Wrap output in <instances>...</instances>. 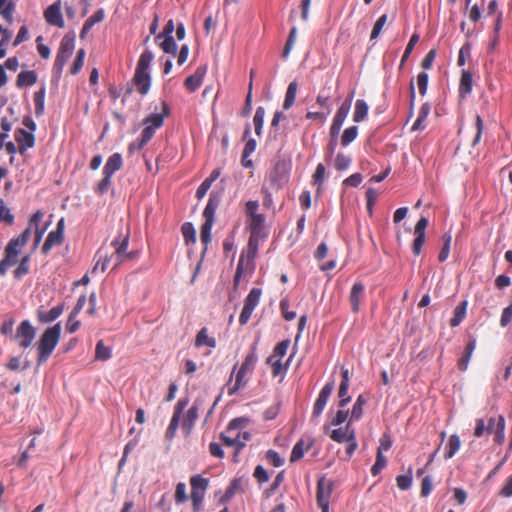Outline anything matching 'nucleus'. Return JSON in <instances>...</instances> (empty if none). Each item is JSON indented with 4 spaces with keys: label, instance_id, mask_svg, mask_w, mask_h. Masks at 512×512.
I'll return each mask as SVG.
<instances>
[{
    "label": "nucleus",
    "instance_id": "obj_1",
    "mask_svg": "<svg viewBox=\"0 0 512 512\" xmlns=\"http://www.w3.org/2000/svg\"><path fill=\"white\" fill-rule=\"evenodd\" d=\"M61 323L58 322L54 326L47 328L37 342L38 358L37 364L45 363L52 355L55 347L59 343L61 337Z\"/></svg>",
    "mask_w": 512,
    "mask_h": 512
},
{
    "label": "nucleus",
    "instance_id": "obj_2",
    "mask_svg": "<svg viewBox=\"0 0 512 512\" xmlns=\"http://www.w3.org/2000/svg\"><path fill=\"white\" fill-rule=\"evenodd\" d=\"M30 237V228H26L18 237L12 238L5 247L4 258L0 261V275H5L9 267L18 263L22 248Z\"/></svg>",
    "mask_w": 512,
    "mask_h": 512
},
{
    "label": "nucleus",
    "instance_id": "obj_3",
    "mask_svg": "<svg viewBox=\"0 0 512 512\" xmlns=\"http://www.w3.org/2000/svg\"><path fill=\"white\" fill-rule=\"evenodd\" d=\"M154 59V54L150 50H145L139 57L135 73L133 76V83L137 91L141 95H146L151 86V77L149 74V67Z\"/></svg>",
    "mask_w": 512,
    "mask_h": 512
},
{
    "label": "nucleus",
    "instance_id": "obj_4",
    "mask_svg": "<svg viewBox=\"0 0 512 512\" xmlns=\"http://www.w3.org/2000/svg\"><path fill=\"white\" fill-rule=\"evenodd\" d=\"M259 202L257 200H249L245 204V214L247 216V228L250 237L263 239L267 236L265 231V215L258 213Z\"/></svg>",
    "mask_w": 512,
    "mask_h": 512
},
{
    "label": "nucleus",
    "instance_id": "obj_5",
    "mask_svg": "<svg viewBox=\"0 0 512 512\" xmlns=\"http://www.w3.org/2000/svg\"><path fill=\"white\" fill-rule=\"evenodd\" d=\"M248 419L244 417L231 420L225 432L220 434V439L224 445L236 448V454L244 447L241 441L240 429L248 423Z\"/></svg>",
    "mask_w": 512,
    "mask_h": 512
},
{
    "label": "nucleus",
    "instance_id": "obj_6",
    "mask_svg": "<svg viewBox=\"0 0 512 512\" xmlns=\"http://www.w3.org/2000/svg\"><path fill=\"white\" fill-rule=\"evenodd\" d=\"M191 494L193 512H200L203 507L206 492L209 487V479L197 474L190 477Z\"/></svg>",
    "mask_w": 512,
    "mask_h": 512
},
{
    "label": "nucleus",
    "instance_id": "obj_7",
    "mask_svg": "<svg viewBox=\"0 0 512 512\" xmlns=\"http://www.w3.org/2000/svg\"><path fill=\"white\" fill-rule=\"evenodd\" d=\"M129 232L125 234H119L117 238H115L111 246L114 248V252L111 254L114 259V267L120 266L122 263L132 260L136 256V252H128L129 245Z\"/></svg>",
    "mask_w": 512,
    "mask_h": 512
},
{
    "label": "nucleus",
    "instance_id": "obj_8",
    "mask_svg": "<svg viewBox=\"0 0 512 512\" xmlns=\"http://www.w3.org/2000/svg\"><path fill=\"white\" fill-rule=\"evenodd\" d=\"M75 48V37L74 35L67 34L65 35L61 42L56 55V59L53 66V71L58 76L61 75L63 68L68 61V59L73 54Z\"/></svg>",
    "mask_w": 512,
    "mask_h": 512
},
{
    "label": "nucleus",
    "instance_id": "obj_9",
    "mask_svg": "<svg viewBox=\"0 0 512 512\" xmlns=\"http://www.w3.org/2000/svg\"><path fill=\"white\" fill-rule=\"evenodd\" d=\"M291 162L286 159H278L268 174V180L275 189L282 188L289 179Z\"/></svg>",
    "mask_w": 512,
    "mask_h": 512
},
{
    "label": "nucleus",
    "instance_id": "obj_10",
    "mask_svg": "<svg viewBox=\"0 0 512 512\" xmlns=\"http://www.w3.org/2000/svg\"><path fill=\"white\" fill-rule=\"evenodd\" d=\"M262 291L259 288H252L244 301V306L239 316V322L241 325L246 324L254 309L259 304Z\"/></svg>",
    "mask_w": 512,
    "mask_h": 512
},
{
    "label": "nucleus",
    "instance_id": "obj_11",
    "mask_svg": "<svg viewBox=\"0 0 512 512\" xmlns=\"http://www.w3.org/2000/svg\"><path fill=\"white\" fill-rule=\"evenodd\" d=\"M36 336V329L29 320H23L16 329L15 339L21 348H28Z\"/></svg>",
    "mask_w": 512,
    "mask_h": 512
},
{
    "label": "nucleus",
    "instance_id": "obj_12",
    "mask_svg": "<svg viewBox=\"0 0 512 512\" xmlns=\"http://www.w3.org/2000/svg\"><path fill=\"white\" fill-rule=\"evenodd\" d=\"M486 420L487 435L493 434L494 441L502 444L505 440V419L502 415L489 417Z\"/></svg>",
    "mask_w": 512,
    "mask_h": 512
},
{
    "label": "nucleus",
    "instance_id": "obj_13",
    "mask_svg": "<svg viewBox=\"0 0 512 512\" xmlns=\"http://www.w3.org/2000/svg\"><path fill=\"white\" fill-rule=\"evenodd\" d=\"M188 403H189L188 398H180L178 400L177 404L175 405L173 416H172L170 424L166 430V437L168 439L174 438L175 433L179 426L181 414L183 413L184 409L187 407Z\"/></svg>",
    "mask_w": 512,
    "mask_h": 512
},
{
    "label": "nucleus",
    "instance_id": "obj_14",
    "mask_svg": "<svg viewBox=\"0 0 512 512\" xmlns=\"http://www.w3.org/2000/svg\"><path fill=\"white\" fill-rule=\"evenodd\" d=\"M333 489L334 483L332 480L327 479L325 476L319 478L316 491L317 504H329Z\"/></svg>",
    "mask_w": 512,
    "mask_h": 512
},
{
    "label": "nucleus",
    "instance_id": "obj_15",
    "mask_svg": "<svg viewBox=\"0 0 512 512\" xmlns=\"http://www.w3.org/2000/svg\"><path fill=\"white\" fill-rule=\"evenodd\" d=\"M333 390H334L333 382L326 383L324 385V387L321 389V391L318 395V398L316 399L314 406H313V411H312L313 418L317 419L321 415Z\"/></svg>",
    "mask_w": 512,
    "mask_h": 512
},
{
    "label": "nucleus",
    "instance_id": "obj_16",
    "mask_svg": "<svg viewBox=\"0 0 512 512\" xmlns=\"http://www.w3.org/2000/svg\"><path fill=\"white\" fill-rule=\"evenodd\" d=\"M44 18L46 22L50 25L63 28L64 27V20L61 13V3L60 0L56 1L52 5H50L45 11H44Z\"/></svg>",
    "mask_w": 512,
    "mask_h": 512
},
{
    "label": "nucleus",
    "instance_id": "obj_17",
    "mask_svg": "<svg viewBox=\"0 0 512 512\" xmlns=\"http://www.w3.org/2000/svg\"><path fill=\"white\" fill-rule=\"evenodd\" d=\"M15 140L18 143V151L24 154L27 149L34 147L35 136L33 133L26 131L25 129L19 128L14 133Z\"/></svg>",
    "mask_w": 512,
    "mask_h": 512
},
{
    "label": "nucleus",
    "instance_id": "obj_18",
    "mask_svg": "<svg viewBox=\"0 0 512 512\" xmlns=\"http://www.w3.org/2000/svg\"><path fill=\"white\" fill-rule=\"evenodd\" d=\"M365 296V285L362 282H355L349 294V303L353 313L360 311V304Z\"/></svg>",
    "mask_w": 512,
    "mask_h": 512
},
{
    "label": "nucleus",
    "instance_id": "obj_19",
    "mask_svg": "<svg viewBox=\"0 0 512 512\" xmlns=\"http://www.w3.org/2000/svg\"><path fill=\"white\" fill-rule=\"evenodd\" d=\"M476 348V338L468 335V342L464 348L462 356L457 361L458 369L462 372L466 371L471 360L472 354Z\"/></svg>",
    "mask_w": 512,
    "mask_h": 512
},
{
    "label": "nucleus",
    "instance_id": "obj_20",
    "mask_svg": "<svg viewBox=\"0 0 512 512\" xmlns=\"http://www.w3.org/2000/svg\"><path fill=\"white\" fill-rule=\"evenodd\" d=\"M314 444L313 438H307V439H300L296 442V444L293 446L291 455H290V462H296L304 456V453L309 451L311 447Z\"/></svg>",
    "mask_w": 512,
    "mask_h": 512
},
{
    "label": "nucleus",
    "instance_id": "obj_21",
    "mask_svg": "<svg viewBox=\"0 0 512 512\" xmlns=\"http://www.w3.org/2000/svg\"><path fill=\"white\" fill-rule=\"evenodd\" d=\"M205 74L206 67H198L192 75L186 78L184 82L186 89L189 92H195L202 85Z\"/></svg>",
    "mask_w": 512,
    "mask_h": 512
},
{
    "label": "nucleus",
    "instance_id": "obj_22",
    "mask_svg": "<svg viewBox=\"0 0 512 512\" xmlns=\"http://www.w3.org/2000/svg\"><path fill=\"white\" fill-rule=\"evenodd\" d=\"M161 105L162 110L160 113L151 114L144 119V124L149 127H153L155 130L163 125L164 118L167 117L170 112L169 106L165 101H162Z\"/></svg>",
    "mask_w": 512,
    "mask_h": 512
},
{
    "label": "nucleus",
    "instance_id": "obj_23",
    "mask_svg": "<svg viewBox=\"0 0 512 512\" xmlns=\"http://www.w3.org/2000/svg\"><path fill=\"white\" fill-rule=\"evenodd\" d=\"M355 430L351 428V422L349 421L345 427H340L332 430L330 438L338 443H345L349 440H353Z\"/></svg>",
    "mask_w": 512,
    "mask_h": 512
},
{
    "label": "nucleus",
    "instance_id": "obj_24",
    "mask_svg": "<svg viewBox=\"0 0 512 512\" xmlns=\"http://www.w3.org/2000/svg\"><path fill=\"white\" fill-rule=\"evenodd\" d=\"M64 308V304L62 303L53 307L49 311L38 310L37 319L40 323L43 324L51 323L61 316V314L64 311Z\"/></svg>",
    "mask_w": 512,
    "mask_h": 512
},
{
    "label": "nucleus",
    "instance_id": "obj_25",
    "mask_svg": "<svg viewBox=\"0 0 512 512\" xmlns=\"http://www.w3.org/2000/svg\"><path fill=\"white\" fill-rule=\"evenodd\" d=\"M255 269V264H250L245 261L244 254L240 255L238 265L234 276V286H238L240 279L247 274H251Z\"/></svg>",
    "mask_w": 512,
    "mask_h": 512
},
{
    "label": "nucleus",
    "instance_id": "obj_26",
    "mask_svg": "<svg viewBox=\"0 0 512 512\" xmlns=\"http://www.w3.org/2000/svg\"><path fill=\"white\" fill-rule=\"evenodd\" d=\"M123 165V159L120 153H114L112 154L106 161L104 168H103V174H106L108 176H113V174L120 170Z\"/></svg>",
    "mask_w": 512,
    "mask_h": 512
},
{
    "label": "nucleus",
    "instance_id": "obj_27",
    "mask_svg": "<svg viewBox=\"0 0 512 512\" xmlns=\"http://www.w3.org/2000/svg\"><path fill=\"white\" fill-rule=\"evenodd\" d=\"M64 241V235L55 230L49 232L44 245L42 247V253L47 255L54 246H59Z\"/></svg>",
    "mask_w": 512,
    "mask_h": 512
},
{
    "label": "nucleus",
    "instance_id": "obj_28",
    "mask_svg": "<svg viewBox=\"0 0 512 512\" xmlns=\"http://www.w3.org/2000/svg\"><path fill=\"white\" fill-rule=\"evenodd\" d=\"M98 260L93 267V272H96L97 270H100L101 272H105L110 266L112 269H116L117 267H114V259L112 255L103 254V250L100 249L97 252Z\"/></svg>",
    "mask_w": 512,
    "mask_h": 512
},
{
    "label": "nucleus",
    "instance_id": "obj_29",
    "mask_svg": "<svg viewBox=\"0 0 512 512\" xmlns=\"http://www.w3.org/2000/svg\"><path fill=\"white\" fill-rule=\"evenodd\" d=\"M220 204V198L216 194H211L208 200V203L203 211V216L205 218V222L214 223V216L216 209Z\"/></svg>",
    "mask_w": 512,
    "mask_h": 512
},
{
    "label": "nucleus",
    "instance_id": "obj_30",
    "mask_svg": "<svg viewBox=\"0 0 512 512\" xmlns=\"http://www.w3.org/2000/svg\"><path fill=\"white\" fill-rule=\"evenodd\" d=\"M37 78L34 70L22 71L17 76L16 85L18 88L32 86L37 82Z\"/></svg>",
    "mask_w": 512,
    "mask_h": 512
},
{
    "label": "nucleus",
    "instance_id": "obj_31",
    "mask_svg": "<svg viewBox=\"0 0 512 512\" xmlns=\"http://www.w3.org/2000/svg\"><path fill=\"white\" fill-rule=\"evenodd\" d=\"M198 418V407L196 405H192L182 421V429L186 434H190L196 420Z\"/></svg>",
    "mask_w": 512,
    "mask_h": 512
},
{
    "label": "nucleus",
    "instance_id": "obj_32",
    "mask_svg": "<svg viewBox=\"0 0 512 512\" xmlns=\"http://www.w3.org/2000/svg\"><path fill=\"white\" fill-rule=\"evenodd\" d=\"M194 345L196 348H200L202 346L215 348L216 347V339L213 337H210L208 335V329L206 327H203L196 335Z\"/></svg>",
    "mask_w": 512,
    "mask_h": 512
},
{
    "label": "nucleus",
    "instance_id": "obj_33",
    "mask_svg": "<svg viewBox=\"0 0 512 512\" xmlns=\"http://www.w3.org/2000/svg\"><path fill=\"white\" fill-rule=\"evenodd\" d=\"M260 240V238L249 237L247 248L242 252L246 262L254 264V260L258 254Z\"/></svg>",
    "mask_w": 512,
    "mask_h": 512
},
{
    "label": "nucleus",
    "instance_id": "obj_34",
    "mask_svg": "<svg viewBox=\"0 0 512 512\" xmlns=\"http://www.w3.org/2000/svg\"><path fill=\"white\" fill-rule=\"evenodd\" d=\"M473 87V78L470 71L463 70L460 78L459 93L462 97H466L471 93Z\"/></svg>",
    "mask_w": 512,
    "mask_h": 512
},
{
    "label": "nucleus",
    "instance_id": "obj_35",
    "mask_svg": "<svg viewBox=\"0 0 512 512\" xmlns=\"http://www.w3.org/2000/svg\"><path fill=\"white\" fill-rule=\"evenodd\" d=\"M467 301H461L453 311V317L450 319V326L457 327L465 319L467 310Z\"/></svg>",
    "mask_w": 512,
    "mask_h": 512
},
{
    "label": "nucleus",
    "instance_id": "obj_36",
    "mask_svg": "<svg viewBox=\"0 0 512 512\" xmlns=\"http://www.w3.org/2000/svg\"><path fill=\"white\" fill-rule=\"evenodd\" d=\"M45 95H46V88L44 85H42L39 88V90H37L33 95V100H34V104H35V114L37 116H41L44 114Z\"/></svg>",
    "mask_w": 512,
    "mask_h": 512
},
{
    "label": "nucleus",
    "instance_id": "obj_37",
    "mask_svg": "<svg viewBox=\"0 0 512 512\" xmlns=\"http://www.w3.org/2000/svg\"><path fill=\"white\" fill-rule=\"evenodd\" d=\"M352 96L348 97L338 108L334 118L333 122L338 123L340 125H343L346 117L349 114L350 108H351V102H352Z\"/></svg>",
    "mask_w": 512,
    "mask_h": 512
},
{
    "label": "nucleus",
    "instance_id": "obj_38",
    "mask_svg": "<svg viewBox=\"0 0 512 512\" xmlns=\"http://www.w3.org/2000/svg\"><path fill=\"white\" fill-rule=\"evenodd\" d=\"M460 446H461V441H460L459 436L456 434L451 435L449 437L448 442L445 447V454H444L445 459L452 458L457 453Z\"/></svg>",
    "mask_w": 512,
    "mask_h": 512
},
{
    "label": "nucleus",
    "instance_id": "obj_39",
    "mask_svg": "<svg viewBox=\"0 0 512 512\" xmlns=\"http://www.w3.org/2000/svg\"><path fill=\"white\" fill-rule=\"evenodd\" d=\"M257 361H258V356L256 353V346L253 345L251 347L250 352L246 355V357H245L244 361L242 362L239 369H241L247 373L251 372L254 369Z\"/></svg>",
    "mask_w": 512,
    "mask_h": 512
},
{
    "label": "nucleus",
    "instance_id": "obj_40",
    "mask_svg": "<svg viewBox=\"0 0 512 512\" xmlns=\"http://www.w3.org/2000/svg\"><path fill=\"white\" fill-rule=\"evenodd\" d=\"M297 90H298L297 82L296 81H292L288 85V88H287V91H286V95H285V99H284V102H283V108L285 110L290 109L294 105L295 99H296Z\"/></svg>",
    "mask_w": 512,
    "mask_h": 512
},
{
    "label": "nucleus",
    "instance_id": "obj_41",
    "mask_svg": "<svg viewBox=\"0 0 512 512\" xmlns=\"http://www.w3.org/2000/svg\"><path fill=\"white\" fill-rule=\"evenodd\" d=\"M281 360L282 359L276 358L272 355L267 358V363L271 366L273 377H277L280 374L285 373L288 368L289 360L287 361L286 365H283Z\"/></svg>",
    "mask_w": 512,
    "mask_h": 512
},
{
    "label": "nucleus",
    "instance_id": "obj_42",
    "mask_svg": "<svg viewBox=\"0 0 512 512\" xmlns=\"http://www.w3.org/2000/svg\"><path fill=\"white\" fill-rule=\"evenodd\" d=\"M369 107L367 103L362 100L358 99L355 103V109L353 114V120L354 122H361L363 121L368 114Z\"/></svg>",
    "mask_w": 512,
    "mask_h": 512
},
{
    "label": "nucleus",
    "instance_id": "obj_43",
    "mask_svg": "<svg viewBox=\"0 0 512 512\" xmlns=\"http://www.w3.org/2000/svg\"><path fill=\"white\" fill-rule=\"evenodd\" d=\"M103 18H104V12L102 10H99V11L95 12L92 16H90L83 24V27L80 32V37L84 38L85 35L88 33V31L92 28V26L96 22L102 21Z\"/></svg>",
    "mask_w": 512,
    "mask_h": 512
},
{
    "label": "nucleus",
    "instance_id": "obj_44",
    "mask_svg": "<svg viewBox=\"0 0 512 512\" xmlns=\"http://www.w3.org/2000/svg\"><path fill=\"white\" fill-rule=\"evenodd\" d=\"M366 404V399L363 395H359L353 405L351 415H350V422L359 420L363 415V407Z\"/></svg>",
    "mask_w": 512,
    "mask_h": 512
},
{
    "label": "nucleus",
    "instance_id": "obj_45",
    "mask_svg": "<svg viewBox=\"0 0 512 512\" xmlns=\"http://www.w3.org/2000/svg\"><path fill=\"white\" fill-rule=\"evenodd\" d=\"M430 109H431V107L428 103H424L421 106L418 117L412 126L413 131L424 129L425 126L423 125V123L426 120V118L428 117V115L430 113Z\"/></svg>",
    "mask_w": 512,
    "mask_h": 512
},
{
    "label": "nucleus",
    "instance_id": "obj_46",
    "mask_svg": "<svg viewBox=\"0 0 512 512\" xmlns=\"http://www.w3.org/2000/svg\"><path fill=\"white\" fill-rule=\"evenodd\" d=\"M266 111L264 107L259 106L256 109L255 115L253 117V124L255 128V133L257 136H261L263 124H264V118H265Z\"/></svg>",
    "mask_w": 512,
    "mask_h": 512
},
{
    "label": "nucleus",
    "instance_id": "obj_47",
    "mask_svg": "<svg viewBox=\"0 0 512 512\" xmlns=\"http://www.w3.org/2000/svg\"><path fill=\"white\" fill-rule=\"evenodd\" d=\"M246 374H247V372H245V371H243L241 369L238 370V372L236 374V379H235L234 384L229 385V387H228V394L229 395H234L240 389L245 387L246 381L244 380V378H245Z\"/></svg>",
    "mask_w": 512,
    "mask_h": 512
},
{
    "label": "nucleus",
    "instance_id": "obj_48",
    "mask_svg": "<svg viewBox=\"0 0 512 512\" xmlns=\"http://www.w3.org/2000/svg\"><path fill=\"white\" fill-rule=\"evenodd\" d=\"M111 349L104 345L103 340H99L95 348V359L106 361L111 358Z\"/></svg>",
    "mask_w": 512,
    "mask_h": 512
},
{
    "label": "nucleus",
    "instance_id": "obj_49",
    "mask_svg": "<svg viewBox=\"0 0 512 512\" xmlns=\"http://www.w3.org/2000/svg\"><path fill=\"white\" fill-rule=\"evenodd\" d=\"M325 166L322 163H319L315 169V172L313 174V184L317 185V194L321 193L322 185L325 178Z\"/></svg>",
    "mask_w": 512,
    "mask_h": 512
},
{
    "label": "nucleus",
    "instance_id": "obj_50",
    "mask_svg": "<svg viewBox=\"0 0 512 512\" xmlns=\"http://www.w3.org/2000/svg\"><path fill=\"white\" fill-rule=\"evenodd\" d=\"M18 262L19 265L14 270V277L16 279H21L23 276L29 273L30 255L23 256L20 261L18 260Z\"/></svg>",
    "mask_w": 512,
    "mask_h": 512
},
{
    "label": "nucleus",
    "instance_id": "obj_51",
    "mask_svg": "<svg viewBox=\"0 0 512 512\" xmlns=\"http://www.w3.org/2000/svg\"><path fill=\"white\" fill-rule=\"evenodd\" d=\"M11 36V31L3 28L2 25H0V59L4 58L7 54L6 45L10 41Z\"/></svg>",
    "mask_w": 512,
    "mask_h": 512
},
{
    "label": "nucleus",
    "instance_id": "obj_52",
    "mask_svg": "<svg viewBox=\"0 0 512 512\" xmlns=\"http://www.w3.org/2000/svg\"><path fill=\"white\" fill-rule=\"evenodd\" d=\"M351 161L352 160L350 156L346 155L343 152H339L334 160V167L338 171L347 170L351 164Z\"/></svg>",
    "mask_w": 512,
    "mask_h": 512
},
{
    "label": "nucleus",
    "instance_id": "obj_53",
    "mask_svg": "<svg viewBox=\"0 0 512 512\" xmlns=\"http://www.w3.org/2000/svg\"><path fill=\"white\" fill-rule=\"evenodd\" d=\"M159 47L167 54H171L173 56H176L177 52V45L173 38V36H165V39H163L159 43Z\"/></svg>",
    "mask_w": 512,
    "mask_h": 512
},
{
    "label": "nucleus",
    "instance_id": "obj_54",
    "mask_svg": "<svg viewBox=\"0 0 512 512\" xmlns=\"http://www.w3.org/2000/svg\"><path fill=\"white\" fill-rule=\"evenodd\" d=\"M442 241H443V247L438 255V260L440 262H444L446 261V259L448 258L449 256V253H450V245H451V241H452V236L450 233H445L443 234L442 236Z\"/></svg>",
    "mask_w": 512,
    "mask_h": 512
},
{
    "label": "nucleus",
    "instance_id": "obj_55",
    "mask_svg": "<svg viewBox=\"0 0 512 512\" xmlns=\"http://www.w3.org/2000/svg\"><path fill=\"white\" fill-rule=\"evenodd\" d=\"M358 135V127L357 126H351L344 130L342 136H341V144L342 146H348L351 142H353Z\"/></svg>",
    "mask_w": 512,
    "mask_h": 512
},
{
    "label": "nucleus",
    "instance_id": "obj_56",
    "mask_svg": "<svg viewBox=\"0 0 512 512\" xmlns=\"http://www.w3.org/2000/svg\"><path fill=\"white\" fill-rule=\"evenodd\" d=\"M13 12H14V3L12 1L0 0V15H2L4 19L11 22Z\"/></svg>",
    "mask_w": 512,
    "mask_h": 512
},
{
    "label": "nucleus",
    "instance_id": "obj_57",
    "mask_svg": "<svg viewBox=\"0 0 512 512\" xmlns=\"http://www.w3.org/2000/svg\"><path fill=\"white\" fill-rule=\"evenodd\" d=\"M240 482L238 479H234L230 485L227 487L225 493L220 498V503H226L230 501L234 495L236 494L237 490L239 489Z\"/></svg>",
    "mask_w": 512,
    "mask_h": 512
},
{
    "label": "nucleus",
    "instance_id": "obj_58",
    "mask_svg": "<svg viewBox=\"0 0 512 512\" xmlns=\"http://www.w3.org/2000/svg\"><path fill=\"white\" fill-rule=\"evenodd\" d=\"M396 482L400 490H408L412 485V468L409 467L407 474L397 476Z\"/></svg>",
    "mask_w": 512,
    "mask_h": 512
},
{
    "label": "nucleus",
    "instance_id": "obj_59",
    "mask_svg": "<svg viewBox=\"0 0 512 512\" xmlns=\"http://www.w3.org/2000/svg\"><path fill=\"white\" fill-rule=\"evenodd\" d=\"M181 232L186 244H189L190 242L194 243L196 241V231L191 223H184L181 227Z\"/></svg>",
    "mask_w": 512,
    "mask_h": 512
},
{
    "label": "nucleus",
    "instance_id": "obj_60",
    "mask_svg": "<svg viewBox=\"0 0 512 512\" xmlns=\"http://www.w3.org/2000/svg\"><path fill=\"white\" fill-rule=\"evenodd\" d=\"M86 52L84 49H79L76 55V58L70 68V73L72 75H76L79 73V71L82 69L84 65V59H85Z\"/></svg>",
    "mask_w": 512,
    "mask_h": 512
},
{
    "label": "nucleus",
    "instance_id": "obj_61",
    "mask_svg": "<svg viewBox=\"0 0 512 512\" xmlns=\"http://www.w3.org/2000/svg\"><path fill=\"white\" fill-rule=\"evenodd\" d=\"M0 222H4L7 225H12L14 222V215L2 199H0Z\"/></svg>",
    "mask_w": 512,
    "mask_h": 512
},
{
    "label": "nucleus",
    "instance_id": "obj_62",
    "mask_svg": "<svg viewBox=\"0 0 512 512\" xmlns=\"http://www.w3.org/2000/svg\"><path fill=\"white\" fill-rule=\"evenodd\" d=\"M386 464H387V460H386L385 456L383 455V453L380 450H377L376 461L371 468L372 475L373 476L378 475L386 467Z\"/></svg>",
    "mask_w": 512,
    "mask_h": 512
},
{
    "label": "nucleus",
    "instance_id": "obj_63",
    "mask_svg": "<svg viewBox=\"0 0 512 512\" xmlns=\"http://www.w3.org/2000/svg\"><path fill=\"white\" fill-rule=\"evenodd\" d=\"M349 384H341L338 390V396L340 398L338 406L340 408H344L351 400V397L348 395Z\"/></svg>",
    "mask_w": 512,
    "mask_h": 512
},
{
    "label": "nucleus",
    "instance_id": "obj_64",
    "mask_svg": "<svg viewBox=\"0 0 512 512\" xmlns=\"http://www.w3.org/2000/svg\"><path fill=\"white\" fill-rule=\"evenodd\" d=\"M174 499L176 504H182L188 500V496L186 494V485L183 482H179L176 485Z\"/></svg>",
    "mask_w": 512,
    "mask_h": 512
}]
</instances>
